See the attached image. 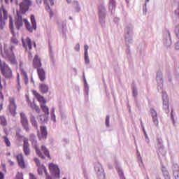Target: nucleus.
Here are the masks:
<instances>
[{
	"mask_svg": "<svg viewBox=\"0 0 179 179\" xmlns=\"http://www.w3.org/2000/svg\"><path fill=\"white\" fill-rule=\"evenodd\" d=\"M0 71L3 76H4L6 79H12V77L13 76V74L12 73V69L9 67V65H8L6 62H5L4 61H2L1 59H0Z\"/></svg>",
	"mask_w": 179,
	"mask_h": 179,
	"instance_id": "f257e3e1",
	"label": "nucleus"
},
{
	"mask_svg": "<svg viewBox=\"0 0 179 179\" xmlns=\"http://www.w3.org/2000/svg\"><path fill=\"white\" fill-rule=\"evenodd\" d=\"M23 22L25 24L27 30L30 31V33H33V30H36L37 29V22H36V17H34V15H31V23L32 26L30 24V22L27 20V19H24Z\"/></svg>",
	"mask_w": 179,
	"mask_h": 179,
	"instance_id": "f03ea898",
	"label": "nucleus"
},
{
	"mask_svg": "<svg viewBox=\"0 0 179 179\" xmlns=\"http://www.w3.org/2000/svg\"><path fill=\"white\" fill-rule=\"evenodd\" d=\"M19 6L20 12L22 13V15H25V13L28 12L29 9H30V7L33 6V1L31 0H22Z\"/></svg>",
	"mask_w": 179,
	"mask_h": 179,
	"instance_id": "7ed1b4c3",
	"label": "nucleus"
},
{
	"mask_svg": "<svg viewBox=\"0 0 179 179\" xmlns=\"http://www.w3.org/2000/svg\"><path fill=\"white\" fill-rule=\"evenodd\" d=\"M7 108L13 117L16 115V109L17 108V106L16 105V100L15 99V97L10 96L8 98V105Z\"/></svg>",
	"mask_w": 179,
	"mask_h": 179,
	"instance_id": "20e7f679",
	"label": "nucleus"
},
{
	"mask_svg": "<svg viewBox=\"0 0 179 179\" xmlns=\"http://www.w3.org/2000/svg\"><path fill=\"white\" fill-rule=\"evenodd\" d=\"M49 170L52 176H54V177H56V178H59V174L61 173V171L59 170L58 165L54 163L49 164Z\"/></svg>",
	"mask_w": 179,
	"mask_h": 179,
	"instance_id": "39448f33",
	"label": "nucleus"
},
{
	"mask_svg": "<svg viewBox=\"0 0 179 179\" xmlns=\"http://www.w3.org/2000/svg\"><path fill=\"white\" fill-rule=\"evenodd\" d=\"M41 108L42 111H43V113H45V115H41V121L42 122H44L45 121H47L48 115H50V108H48V106H47L45 103H41Z\"/></svg>",
	"mask_w": 179,
	"mask_h": 179,
	"instance_id": "423d86ee",
	"label": "nucleus"
},
{
	"mask_svg": "<svg viewBox=\"0 0 179 179\" xmlns=\"http://www.w3.org/2000/svg\"><path fill=\"white\" fill-rule=\"evenodd\" d=\"M30 141L32 143L35 144L34 148L36 152V155L38 156V157H41V159H45V156L43 155V153L41 152V150H40V149L37 146V140L36 139V136H34V134L31 135Z\"/></svg>",
	"mask_w": 179,
	"mask_h": 179,
	"instance_id": "0eeeda50",
	"label": "nucleus"
},
{
	"mask_svg": "<svg viewBox=\"0 0 179 179\" xmlns=\"http://www.w3.org/2000/svg\"><path fill=\"white\" fill-rule=\"evenodd\" d=\"M20 121L22 126V128L25 129L27 132H29L30 131V128H29V120H27V117H26V114L24 113H20Z\"/></svg>",
	"mask_w": 179,
	"mask_h": 179,
	"instance_id": "6e6552de",
	"label": "nucleus"
},
{
	"mask_svg": "<svg viewBox=\"0 0 179 179\" xmlns=\"http://www.w3.org/2000/svg\"><path fill=\"white\" fill-rule=\"evenodd\" d=\"M23 152L25 156H30V144H29V138L26 137L23 138Z\"/></svg>",
	"mask_w": 179,
	"mask_h": 179,
	"instance_id": "1a4fd4ad",
	"label": "nucleus"
},
{
	"mask_svg": "<svg viewBox=\"0 0 179 179\" xmlns=\"http://www.w3.org/2000/svg\"><path fill=\"white\" fill-rule=\"evenodd\" d=\"M17 162L18 163V166L21 169H26V163L24 162V157H23V154L20 153L16 156Z\"/></svg>",
	"mask_w": 179,
	"mask_h": 179,
	"instance_id": "9d476101",
	"label": "nucleus"
},
{
	"mask_svg": "<svg viewBox=\"0 0 179 179\" xmlns=\"http://www.w3.org/2000/svg\"><path fill=\"white\" fill-rule=\"evenodd\" d=\"M32 94H34V96L36 97V100H38V101L40 103L41 105L47 103V101L45 100L44 96H43L40 94H38V92H37V91L32 90Z\"/></svg>",
	"mask_w": 179,
	"mask_h": 179,
	"instance_id": "9b49d317",
	"label": "nucleus"
},
{
	"mask_svg": "<svg viewBox=\"0 0 179 179\" xmlns=\"http://www.w3.org/2000/svg\"><path fill=\"white\" fill-rule=\"evenodd\" d=\"M22 45L26 49V51L29 50V51L32 50L31 46V39L30 38H27L26 39H22Z\"/></svg>",
	"mask_w": 179,
	"mask_h": 179,
	"instance_id": "f8f14e48",
	"label": "nucleus"
},
{
	"mask_svg": "<svg viewBox=\"0 0 179 179\" xmlns=\"http://www.w3.org/2000/svg\"><path fill=\"white\" fill-rule=\"evenodd\" d=\"M150 114L154 125L157 127H159V118L157 117V112H156L155 109H151Z\"/></svg>",
	"mask_w": 179,
	"mask_h": 179,
	"instance_id": "ddd939ff",
	"label": "nucleus"
},
{
	"mask_svg": "<svg viewBox=\"0 0 179 179\" xmlns=\"http://www.w3.org/2000/svg\"><path fill=\"white\" fill-rule=\"evenodd\" d=\"M33 65L36 69H40L41 68V59L38 58V55H36L34 60H33Z\"/></svg>",
	"mask_w": 179,
	"mask_h": 179,
	"instance_id": "4468645a",
	"label": "nucleus"
},
{
	"mask_svg": "<svg viewBox=\"0 0 179 179\" xmlns=\"http://www.w3.org/2000/svg\"><path fill=\"white\" fill-rule=\"evenodd\" d=\"M37 72L41 82H44L45 80V71L40 68L37 69Z\"/></svg>",
	"mask_w": 179,
	"mask_h": 179,
	"instance_id": "2eb2a0df",
	"label": "nucleus"
},
{
	"mask_svg": "<svg viewBox=\"0 0 179 179\" xmlns=\"http://www.w3.org/2000/svg\"><path fill=\"white\" fill-rule=\"evenodd\" d=\"M41 134H38V138L40 139H46L47 138V127L45 126L41 127Z\"/></svg>",
	"mask_w": 179,
	"mask_h": 179,
	"instance_id": "dca6fc26",
	"label": "nucleus"
},
{
	"mask_svg": "<svg viewBox=\"0 0 179 179\" xmlns=\"http://www.w3.org/2000/svg\"><path fill=\"white\" fill-rule=\"evenodd\" d=\"M15 24L17 30H20V28L23 26V17L20 15H17Z\"/></svg>",
	"mask_w": 179,
	"mask_h": 179,
	"instance_id": "f3484780",
	"label": "nucleus"
},
{
	"mask_svg": "<svg viewBox=\"0 0 179 179\" xmlns=\"http://www.w3.org/2000/svg\"><path fill=\"white\" fill-rule=\"evenodd\" d=\"M7 59L8 61H10L12 64L15 63V65H17V61H16V57H15V54L13 53V52H12L11 55H7Z\"/></svg>",
	"mask_w": 179,
	"mask_h": 179,
	"instance_id": "a211bd4d",
	"label": "nucleus"
},
{
	"mask_svg": "<svg viewBox=\"0 0 179 179\" xmlns=\"http://www.w3.org/2000/svg\"><path fill=\"white\" fill-rule=\"evenodd\" d=\"M41 150L43 151L45 156H46L48 159L51 160V155H50V151L48 150V149H47V148L45 145L41 146Z\"/></svg>",
	"mask_w": 179,
	"mask_h": 179,
	"instance_id": "6ab92c4d",
	"label": "nucleus"
},
{
	"mask_svg": "<svg viewBox=\"0 0 179 179\" xmlns=\"http://www.w3.org/2000/svg\"><path fill=\"white\" fill-rule=\"evenodd\" d=\"M5 100V96L2 93V91H0V111L3 110V101Z\"/></svg>",
	"mask_w": 179,
	"mask_h": 179,
	"instance_id": "aec40b11",
	"label": "nucleus"
},
{
	"mask_svg": "<svg viewBox=\"0 0 179 179\" xmlns=\"http://www.w3.org/2000/svg\"><path fill=\"white\" fill-rule=\"evenodd\" d=\"M38 174H40L41 176L43 174V173H45L46 175V177L48 176V174L47 173V169H45V167L44 166H39L38 168Z\"/></svg>",
	"mask_w": 179,
	"mask_h": 179,
	"instance_id": "412c9836",
	"label": "nucleus"
},
{
	"mask_svg": "<svg viewBox=\"0 0 179 179\" xmlns=\"http://www.w3.org/2000/svg\"><path fill=\"white\" fill-rule=\"evenodd\" d=\"M21 75L23 76L24 82H25L26 85H27V83H29V76H27V73H26L24 70H22Z\"/></svg>",
	"mask_w": 179,
	"mask_h": 179,
	"instance_id": "4be33fe9",
	"label": "nucleus"
},
{
	"mask_svg": "<svg viewBox=\"0 0 179 179\" xmlns=\"http://www.w3.org/2000/svg\"><path fill=\"white\" fill-rule=\"evenodd\" d=\"M0 125H1V127H6V125H8V121L5 116H0Z\"/></svg>",
	"mask_w": 179,
	"mask_h": 179,
	"instance_id": "5701e85b",
	"label": "nucleus"
},
{
	"mask_svg": "<svg viewBox=\"0 0 179 179\" xmlns=\"http://www.w3.org/2000/svg\"><path fill=\"white\" fill-rule=\"evenodd\" d=\"M30 122L31 123L32 127H34L36 129H38V125L37 124V121L36 120V117H34V116L31 117Z\"/></svg>",
	"mask_w": 179,
	"mask_h": 179,
	"instance_id": "b1692460",
	"label": "nucleus"
},
{
	"mask_svg": "<svg viewBox=\"0 0 179 179\" xmlns=\"http://www.w3.org/2000/svg\"><path fill=\"white\" fill-rule=\"evenodd\" d=\"M39 87L41 92H42L43 93H47V92H48V85L45 84H41Z\"/></svg>",
	"mask_w": 179,
	"mask_h": 179,
	"instance_id": "393cba45",
	"label": "nucleus"
},
{
	"mask_svg": "<svg viewBox=\"0 0 179 179\" xmlns=\"http://www.w3.org/2000/svg\"><path fill=\"white\" fill-rule=\"evenodd\" d=\"M29 106H30L31 108H32V110H35V111H36V113H40V107H38V106H37L34 103H31V102L29 103Z\"/></svg>",
	"mask_w": 179,
	"mask_h": 179,
	"instance_id": "a878e982",
	"label": "nucleus"
},
{
	"mask_svg": "<svg viewBox=\"0 0 179 179\" xmlns=\"http://www.w3.org/2000/svg\"><path fill=\"white\" fill-rule=\"evenodd\" d=\"M3 139L4 143H6V145L7 146V148H10V141L9 140V138H8V136H3Z\"/></svg>",
	"mask_w": 179,
	"mask_h": 179,
	"instance_id": "bb28decb",
	"label": "nucleus"
},
{
	"mask_svg": "<svg viewBox=\"0 0 179 179\" xmlns=\"http://www.w3.org/2000/svg\"><path fill=\"white\" fill-rule=\"evenodd\" d=\"M73 7L75 8L76 12H79V10H80V8L79 7V3L78 1L73 2Z\"/></svg>",
	"mask_w": 179,
	"mask_h": 179,
	"instance_id": "cd10ccee",
	"label": "nucleus"
},
{
	"mask_svg": "<svg viewBox=\"0 0 179 179\" xmlns=\"http://www.w3.org/2000/svg\"><path fill=\"white\" fill-rule=\"evenodd\" d=\"M9 19H10V30H11V31H13V18L11 16H10Z\"/></svg>",
	"mask_w": 179,
	"mask_h": 179,
	"instance_id": "c85d7f7f",
	"label": "nucleus"
},
{
	"mask_svg": "<svg viewBox=\"0 0 179 179\" xmlns=\"http://www.w3.org/2000/svg\"><path fill=\"white\" fill-rule=\"evenodd\" d=\"M163 107L165 110H169V100L163 101Z\"/></svg>",
	"mask_w": 179,
	"mask_h": 179,
	"instance_id": "c756f323",
	"label": "nucleus"
},
{
	"mask_svg": "<svg viewBox=\"0 0 179 179\" xmlns=\"http://www.w3.org/2000/svg\"><path fill=\"white\" fill-rule=\"evenodd\" d=\"M34 162H35L37 167H41V163L40 162V159H38V158H35L34 159Z\"/></svg>",
	"mask_w": 179,
	"mask_h": 179,
	"instance_id": "7c9ffc66",
	"label": "nucleus"
},
{
	"mask_svg": "<svg viewBox=\"0 0 179 179\" xmlns=\"http://www.w3.org/2000/svg\"><path fill=\"white\" fill-rule=\"evenodd\" d=\"M11 43L12 44H19V41H17V38L15 36H13L11 38Z\"/></svg>",
	"mask_w": 179,
	"mask_h": 179,
	"instance_id": "2f4dec72",
	"label": "nucleus"
},
{
	"mask_svg": "<svg viewBox=\"0 0 179 179\" xmlns=\"http://www.w3.org/2000/svg\"><path fill=\"white\" fill-rule=\"evenodd\" d=\"M85 64H90V60L89 59V55L85 54Z\"/></svg>",
	"mask_w": 179,
	"mask_h": 179,
	"instance_id": "473e14b6",
	"label": "nucleus"
},
{
	"mask_svg": "<svg viewBox=\"0 0 179 179\" xmlns=\"http://www.w3.org/2000/svg\"><path fill=\"white\" fill-rule=\"evenodd\" d=\"M45 9H46V10H48L50 13V17H52V11L51 10V7H50L49 5H47L45 6Z\"/></svg>",
	"mask_w": 179,
	"mask_h": 179,
	"instance_id": "72a5a7b5",
	"label": "nucleus"
},
{
	"mask_svg": "<svg viewBox=\"0 0 179 179\" xmlns=\"http://www.w3.org/2000/svg\"><path fill=\"white\" fill-rule=\"evenodd\" d=\"M118 174L121 179H125V176H124V172L122 170L118 171Z\"/></svg>",
	"mask_w": 179,
	"mask_h": 179,
	"instance_id": "f704fd0d",
	"label": "nucleus"
},
{
	"mask_svg": "<svg viewBox=\"0 0 179 179\" xmlns=\"http://www.w3.org/2000/svg\"><path fill=\"white\" fill-rule=\"evenodd\" d=\"M109 8L112 6H115V0H109Z\"/></svg>",
	"mask_w": 179,
	"mask_h": 179,
	"instance_id": "c9c22d12",
	"label": "nucleus"
},
{
	"mask_svg": "<svg viewBox=\"0 0 179 179\" xmlns=\"http://www.w3.org/2000/svg\"><path fill=\"white\" fill-rule=\"evenodd\" d=\"M175 33H176V37H177L178 38H179V25H178V26L176 27Z\"/></svg>",
	"mask_w": 179,
	"mask_h": 179,
	"instance_id": "e433bc0d",
	"label": "nucleus"
},
{
	"mask_svg": "<svg viewBox=\"0 0 179 179\" xmlns=\"http://www.w3.org/2000/svg\"><path fill=\"white\" fill-rule=\"evenodd\" d=\"M106 127H110V116H106Z\"/></svg>",
	"mask_w": 179,
	"mask_h": 179,
	"instance_id": "4c0bfd02",
	"label": "nucleus"
},
{
	"mask_svg": "<svg viewBox=\"0 0 179 179\" xmlns=\"http://www.w3.org/2000/svg\"><path fill=\"white\" fill-rule=\"evenodd\" d=\"M15 179H23V173H18L16 175Z\"/></svg>",
	"mask_w": 179,
	"mask_h": 179,
	"instance_id": "58836bf2",
	"label": "nucleus"
},
{
	"mask_svg": "<svg viewBox=\"0 0 179 179\" xmlns=\"http://www.w3.org/2000/svg\"><path fill=\"white\" fill-rule=\"evenodd\" d=\"M17 90H20L22 89V87L20 86V80L19 79V76H17Z\"/></svg>",
	"mask_w": 179,
	"mask_h": 179,
	"instance_id": "ea45409f",
	"label": "nucleus"
},
{
	"mask_svg": "<svg viewBox=\"0 0 179 179\" xmlns=\"http://www.w3.org/2000/svg\"><path fill=\"white\" fill-rule=\"evenodd\" d=\"M17 139H22L23 138H24L22 134H20V133H16L15 135Z\"/></svg>",
	"mask_w": 179,
	"mask_h": 179,
	"instance_id": "a19ab883",
	"label": "nucleus"
},
{
	"mask_svg": "<svg viewBox=\"0 0 179 179\" xmlns=\"http://www.w3.org/2000/svg\"><path fill=\"white\" fill-rule=\"evenodd\" d=\"M75 50H76V51H80V45H79V43L76 45Z\"/></svg>",
	"mask_w": 179,
	"mask_h": 179,
	"instance_id": "79ce46f5",
	"label": "nucleus"
},
{
	"mask_svg": "<svg viewBox=\"0 0 179 179\" xmlns=\"http://www.w3.org/2000/svg\"><path fill=\"white\" fill-rule=\"evenodd\" d=\"M29 179H37V178L36 177V176H34V174L29 173Z\"/></svg>",
	"mask_w": 179,
	"mask_h": 179,
	"instance_id": "37998d69",
	"label": "nucleus"
},
{
	"mask_svg": "<svg viewBox=\"0 0 179 179\" xmlns=\"http://www.w3.org/2000/svg\"><path fill=\"white\" fill-rule=\"evenodd\" d=\"M84 49H85V54H87V50H89V46L87 45H85L84 46Z\"/></svg>",
	"mask_w": 179,
	"mask_h": 179,
	"instance_id": "c03bdc74",
	"label": "nucleus"
},
{
	"mask_svg": "<svg viewBox=\"0 0 179 179\" xmlns=\"http://www.w3.org/2000/svg\"><path fill=\"white\" fill-rule=\"evenodd\" d=\"M175 178L179 179V171H177L176 172H175Z\"/></svg>",
	"mask_w": 179,
	"mask_h": 179,
	"instance_id": "a18cd8bd",
	"label": "nucleus"
},
{
	"mask_svg": "<svg viewBox=\"0 0 179 179\" xmlns=\"http://www.w3.org/2000/svg\"><path fill=\"white\" fill-rule=\"evenodd\" d=\"M5 176L2 173V172H0V179H4Z\"/></svg>",
	"mask_w": 179,
	"mask_h": 179,
	"instance_id": "49530a36",
	"label": "nucleus"
},
{
	"mask_svg": "<svg viewBox=\"0 0 179 179\" xmlns=\"http://www.w3.org/2000/svg\"><path fill=\"white\" fill-rule=\"evenodd\" d=\"M42 2H43V0H36V3L38 5H41Z\"/></svg>",
	"mask_w": 179,
	"mask_h": 179,
	"instance_id": "de8ad7c7",
	"label": "nucleus"
},
{
	"mask_svg": "<svg viewBox=\"0 0 179 179\" xmlns=\"http://www.w3.org/2000/svg\"><path fill=\"white\" fill-rule=\"evenodd\" d=\"M175 48H176V50H179V42H178V43H176Z\"/></svg>",
	"mask_w": 179,
	"mask_h": 179,
	"instance_id": "09e8293b",
	"label": "nucleus"
},
{
	"mask_svg": "<svg viewBox=\"0 0 179 179\" xmlns=\"http://www.w3.org/2000/svg\"><path fill=\"white\" fill-rule=\"evenodd\" d=\"M28 58L29 59H31L32 58H33V56H32V55H31V52H29V55H28Z\"/></svg>",
	"mask_w": 179,
	"mask_h": 179,
	"instance_id": "8fccbe9b",
	"label": "nucleus"
},
{
	"mask_svg": "<svg viewBox=\"0 0 179 179\" xmlns=\"http://www.w3.org/2000/svg\"><path fill=\"white\" fill-rule=\"evenodd\" d=\"M8 163L10 164V166H13L15 164L12 160H8Z\"/></svg>",
	"mask_w": 179,
	"mask_h": 179,
	"instance_id": "3c124183",
	"label": "nucleus"
},
{
	"mask_svg": "<svg viewBox=\"0 0 179 179\" xmlns=\"http://www.w3.org/2000/svg\"><path fill=\"white\" fill-rule=\"evenodd\" d=\"M3 131L5 132V134L6 135H8V129H6V127L3 128Z\"/></svg>",
	"mask_w": 179,
	"mask_h": 179,
	"instance_id": "603ef678",
	"label": "nucleus"
},
{
	"mask_svg": "<svg viewBox=\"0 0 179 179\" xmlns=\"http://www.w3.org/2000/svg\"><path fill=\"white\" fill-rule=\"evenodd\" d=\"M49 1L50 2V5H54V0H49Z\"/></svg>",
	"mask_w": 179,
	"mask_h": 179,
	"instance_id": "864d4df0",
	"label": "nucleus"
},
{
	"mask_svg": "<svg viewBox=\"0 0 179 179\" xmlns=\"http://www.w3.org/2000/svg\"><path fill=\"white\" fill-rule=\"evenodd\" d=\"M1 166H2L3 169H6V165L5 164H2Z\"/></svg>",
	"mask_w": 179,
	"mask_h": 179,
	"instance_id": "5fc2aeb1",
	"label": "nucleus"
},
{
	"mask_svg": "<svg viewBox=\"0 0 179 179\" xmlns=\"http://www.w3.org/2000/svg\"><path fill=\"white\" fill-rule=\"evenodd\" d=\"M6 3H9V0H5Z\"/></svg>",
	"mask_w": 179,
	"mask_h": 179,
	"instance_id": "6e6d98bb",
	"label": "nucleus"
},
{
	"mask_svg": "<svg viewBox=\"0 0 179 179\" xmlns=\"http://www.w3.org/2000/svg\"><path fill=\"white\" fill-rule=\"evenodd\" d=\"M10 152L6 153V156H10Z\"/></svg>",
	"mask_w": 179,
	"mask_h": 179,
	"instance_id": "4d7b16f0",
	"label": "nucleus"
},
{
	"mask_svg": "<svg viewBox=\"0 0 179 179\" xmlns=\"http://www.w3.org/2000/svg\"><path fill=\"white\" fill-rule=\"evenodd\" d=\"M67 3H71V0H66Z\"/></svg>",
	"mask_w": 179,
	"mask_h": 179,
	"instance_id": "13d9d810",
	"label": "nucleus"
},
{
	"mask_svg": "<svg viewBox=\"0 0 179 179\" xmlns=\"http://www.w3.org/2000/svg\"><path fill=\"white\" fill-rule=\"evenodd\" d=\"M13 48H14L13 46H11V47H10V50H11V51H13Z\"/></svg>",
	"mask_w": 179,
	"mask_h": 179,
	"instance_id": "bf43d9fd",
	"label": "nucleus"
},
{
	"mask_svg": "<svg viewBox=\"0 0 179 179\" xmlns=\"http://www.w3.org/2000/svg\"><path fill=\"white\" fill-rule=\"evenodd\" d=\"M45 4H47V0H43Z\"/></svg>",
	"mask_w": 179,
	"mask_h": 179,
	"instance_id": "052dcab7",
	"label": "nucleus"
},
{
	"mask_svg": "<svg viewBox=\"0 0 179 179\" xmlns=\"http://www.w3.org/2000/svg\"><path fill=\"white\" fill-rule=\"evenodd\" d=\"M102 10H104V7L103 6H101Z\"/></svg>",
	"mask_w": 179,
	"mask_h": 179,
	"instance_id": "680f3d73",
	"label": "nucleus"
},
{
	"mask_svg": "<svg viewBox=\"0 0 179 179\" xmlns=\"http://www.w3.org/2000/svg\"><path fill=\"white\" fill-rule=\"evenodd\" d=\"M34 47H36V43H34Z\"/></svg>",
	"mask_w": 179,
	"mask_h": 179,
	"instance_id": "e2e57ef3",
	"label": "nucleus"
},
{
	"mask_svg": "<svg viewBox=\"0 0 179 179\" xmlns=\"http://www.w3.org/2000/svg\"><path fill=\"white\" fill-rule=\"evenodd\" d=\"M146 1V2H149V0H145Z\"/></svg>",
	"mask_w": 179,
	"mask_h": 179,
	"instance_id": "0e129e2a",
	"label": "nucleus"
},
{
	"mask_svg": "<svg viewBox=\"0 0 179 179\" xmlns=\"http://www.w3.org/2000/svg\"><path fill=\"white\" fill-rule=\"evenodd\" d=\"M71 20H72V17H70Z\"/></svg>",
	"mask_w": 179,
	"mask_h": 179,
	"instance_id": "69168bd1",
	"label": "nucleus"
},
{
	"mask_svg": "<svg viewBox=\"0 0 179 179\" xmlns=\"http://www.w3.org/2000/svg\"><path fill=\"white\" fill-rule=\"evenodd\" d=\"M17 3H18V2H17V1H16V5H17Z\"/></svg>",
	"mask_w": 179,
	"mask_h": 179,
	"instance_id": "338daca9",
	"label": "nucleus"
},
{
	"mask_svg": "<svg viewBox=\"0 0 179 179\" xmlns=\"http://www.w3.org/2000/svg\"><path fill=\"white\" fill-rule=\"evenodd\" d=\"M10 2H13V0H10Z\"/></svg>",
	"mask_w": 179,
	"mask_h": 179,
	"instance_id": "774afa93",
	"label": "nucleus"
}]
</instances>
